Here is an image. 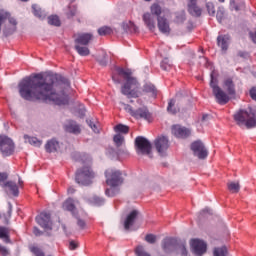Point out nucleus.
<instances>
[{"instance_id":"obj_34","label":"nucleus","mask_w":256,"mask_h":256,"mask_svg":"<svg viewBox=\"0 0 256 256\" xmlns=\"http://www.w3.org/2000/svg\"><path fill=\"white\" fill-rule=\"evenodd\" d=\"M33 13L35 17H38V19H43L45 17V13L39 8L37 5H32Z\"/></svg>"},{"instance_id":"obj_15","label":"nucleus","mask_w":256,"mask_h":256,"mask_svg":"<svg viewBox=\"0 0 256 256\" xmlns=\"http://www.w3.org/2000/svg\"><path fill=\"white\" fill-rule=\"evenodd\" d=\"M175 247H177V239L171 238V237H167L163 239L162 249L164 253H171L173 249H175Z\"/></svg>"},{"instance_id":"obj_27","label":"nucleus","mask_w":256,"mask_h":256,"mask_svg":"<svg viewBox=\"0 0 256 256\" xmlns=\"http://www.w3.org/2000/svg\"><path fill=\"white\" fill-rule=\"evenodd\" d=\"M63 209H65V211H70L71 213H73V211H75V201L72 198H68L63 203Z\"/></svg>"},{"instance_id":"obj_54","label":"nucleus","mask_w":256,"mask_h":256,"mask_svg":"<svg viewBox=\"0 0 256 256\" xmlns=\"http://www.w3.org/2000/svg\"><path fill=\"white\" fill-rule=\"evenodd\" d=\"M33 233L36 237H41V235H43V231L39 230L37 227H34Z\"/></svg>"},{"instance_id":"obj_10","label":"nucleus","mask_w":256,"mask_h":256,"mask_svg":"<svg viewBox=\"0 0 256 256\" xmlns=\"http://www.w3.org/2000/svg\"><path fill=\"white\" fill-rule=\"evenodd\" d=\"M190 246L194 255L202 256L207 253V243L201 239H193L190 241Z\"/></svg>"},{"instance_id":"obj_49","label":"nucleus","mask_w":256,"mask_h":256,"mask_svg":"<svg viewBox=\"0 0 256 256\" xmlns=\"http://www.w3.org/2000/svg\"><path fill=\"white\" fill-rule=\"evenodd\" d=\"M178 249L180 250V253H181L182 256L187 255V248L185 247V244H180L178 246Z\"/></svg>"},{"instance_id":"obj_14","label":"nucleus","mask_w":256,"mask_h":256,"mask_svg":"<svg viewBox=\"0 0 256 256\" xmlns=\"http://www.w3.org/2000/svg\"><path fill=\"white\" fill-rule=\"evenodd\" d=\"M172 133L178 139H187L191 135V130L189 128L183 127L181 125H173Z\"/></svg>"},{"instance_id":"obj_37","label":"nucleus","mask_w":256,"mask_h":256,"mask_svg":"<svg viewBox=\"0 0 256 256\" xmlns=\"http://www.w3.org/2000/svg\"><path fill=\"white\" fill-rule=\"evenodd\" d=\"M173 65L171 64V62H169V59H164L161 62V69H163V71H171Z\"/></svg>"},{"instance_id":"obj_3","label":"nucleus","mask_w":256,"mask_h":256,"mask_svg":"<svg viewBox=\"0 0 256 256\" xmlns=\"http://www.w3.org/2000/svg\"><path fill=\"white\" fill-rule=\"evenodd\" d=\"M116 73L112 75V80L114 83H121V78L119 75L124 77L125 84L121 88L122 95H126L129 99L133 97L134 99H137L139 97V82L137 81V78L132 76L131 70L124 68H116Z\"/></svg>"},{"instance_id":"obj_24","label":"nucleus","mask_w":256,"mask_h":256,"mask_svg":"<svg viewBox=\"0 0 256 256\" xmlns=\"http://www.w3.org/2000/svg\"><path fill=\"white\" fill-rule=\"evenodd\" d=\"M143 91L144 93H149L152 97H157V88L151 82L144 84Z\"/></svg>"},{"instance_id":"obj_7","label":"nucleus","mask_w":256,"mask_h":256,"mask_svg":"<svg viewBox=\"0 0 256 256\" xmlns=\"http://www.w3.org/2000/svg\"><path fill=\"white\" fill-rule=\"evenodd\" d=\"M135 145L138 155H149L151 157V142L143 136H138L135 139Z\"/></svg>"},{"instance_id":"obj_58","label":"nucleus","mask_w":256,"mask_h":256,"mask_svg":"<svg viewBox=\"0 0 256 256\" xmlns=\"http://www.w3.org/2000/svg\"><path fill=\"white\" fill-rule=\"evenodd\" d=\"M130 27H132L133 31H137V27L135 26V24H133V22H129Z\"/></svg>"},{"instance_id":"obj_62","label":"nucleus","mask_w":256,"mask_h":256,"mask_svg":"<svg viewBox=\"0 0 256 256\" xmlns=\"http://www.w3.org/2000/svg\"><path fill=\"white\" fill-rule=\"evenodd\" d=\"M202 213H211V210H209V208H205L204 210H202Z\"/></svg>"},{"instance_id":"obj_47","label":"nucleus","mask_w":256,"mask_h":256,"mask_svg":"<svg viewBox=\"0 0 256 256\" xmlns=\"http://www.w3.org/2000/svg\"><path fill=\"white\" fill-rule=\"evenodd\" d=\"M0 254L2 256H9V250L7 249V247H5L1 244H0Z\"/></svg>"},{"instance_id":"obj_63","label":"nucleus","mask_w":256,"mask_h":256,"mask_svg":"<svg viewBox=\"0 0 256 256\" xmlns=\"http://www.w3.org/2000/svg\"><path fill=\"white\" fill-rule=\"evenodd\" d=\"M19 185H23V181H21V179H19Z\"/></svg>"},{"instance_id":"obj_31","label":"nucleus","mask_w":256,"mask_h":256,"mask_svg":"<svg viewBox=\"0 0 256 256\" xmlns=\"http://www.w3.org/2000/svg\"><path fill=\"white\" fill-rule=\"evenodd\" d=\"M113 141H114L116 147H121V145L125 144V136L122 134H116L113 137Z\"/></svg>"},{"instance_id":"obj_55","label":"nucleus","mask_w":256,"mask_h":256,"mask_svg":"<svg viewBox=\"0 0 256 256\" xmlns=\"http://www.w3.org/2000/svg\"><path fill=\"white\" fill-rule=\"evenodd\" d=\"M250 97H251V99L256 101V87L251 88V90H250Z\"/></svg>"},{"instance_id":"obj_44","label":"nucleus","mask_w":256,"mask_h":256,"mask_svg":"<svg viewBox=\"0 0 256 256\" xmlns=\"http://www.w3.org/2000/svg\"><path fill=\"white\" fill-rule=\"evenodd\" d=\"M77 14V6H69V12L67 13V17L71 19V17H75Z\"/></svg>"},{"instance_id":"obj_57","label":"nucleus","mask_w":256,"mask_h":256,"mask_svg":"<svg viewBox=\"0 0 256 256\" xmlns=\"http://www.w3.org/2000/svg\"><path fill=\"white\" fill-rule=\"evenodd\" d=\"M6 180H7V174L0 173V183H3Z\"/></svg>"},{"instance_id":"obj_30","label":"nucleus","mask_w":256,"mask_h":256,"mask_svg":"<svg viewBox=\"0 0 256 256\" xmlns=\"http://www.w3.org/2000/svg\"><path fill=\"white\" fill-rule=\"evenodd\" d=\"M114 131L118 134L123 133L124 135H127V133H129V126L118 124L114 127Z\"/></svg>"},{"instance_id":"obj_20","label":"nucleus","mask_w":256,"mask_h":256,"mask_svg":"<svg viewBox=\"0 0 256 256\" xmlns=\"http://www.w3.org/2000/svg\"><path fill=\"white\" fill-rule=\"evenodd\" d=\"M231 37L229 35H219L217 37V45L224 51V53L229 49V41Z\"/></svg>"},{"instance_id":"obj_36","label":"nucleus","mask_w":256,"mask_h":256,"mask_svg":"<svg viewBox=\"0 0 256 256\" xmlns=\"http://www.w3.org/2000/svg\"><path fill=\"white\" fill-rule=\"evenodd\" d=\"M167 111H168V113H171L172 115H175L179 111V109L175 108V100L174 99H171L169 101Z\"/></svg>"},{"instance_id":"obj_46","label":"nucleus","mask_w":256,"mask_h":256,"mask_svg":"<svg viewBox=\"0 0 256 256\" xmlns=\"http://www.w3.org/2000/svg\"><path fill=\"white\" fill-rule=\"evenodd\" d=\"M87 124L92 129V131H94V133H99V129L97 128V125L93 123V120H87Z\"/></svg>"},{"instance_id":"obj_8","label":"nucleus","mask_w":256,"mask_h":256,"mask_svg":"<svg viewBox=\"0 0 256 256\" xmlns=\"http://www.w3.org/2000/svg\"><path fill=\"white\" fill-rule=\"evenodd\" d=\"M0 151L2 155H13V151H15L13 140L7 136H0Z\"/></svg>"},{"instance_id":"obj_38","label":"nucleus","mask_w":256,"mask_h":256,"mask_svg":"<svg viewBox=\"0 0 256 256\" xmlns=\"http://www.w3.org/2000/svg\"><path fill=\"white\" fill-rule=\"evenodd\" d=\"M13 214V204H11L10 202L8 203V208L6 213H4V219L5 221H9V219H11V215Z\"/></svg>"},{"instance_id":"obj_64","label":"nucleus","mask_w":256,"mask_h":256,"mask_svg":"<svg viewBox=\"0 0 256 256\" xmlns=\"http://www.w3.org/2000/svg\"><path fill=\"white\" fill-rule=\"evenodd\" d=\"M220 3H225V0H218Z\"/></svg>"},{"instance_id":"obj_41","label":"nucleus","mask_w":256,"mask_h":256,"mask_svg":"<svg viewBox=\"0 0 256 256\" xmlns=\"http://www.w3.org/2000/svg\"><path fill=\"white\" fill-rule=\"evenodd\" d=\"M135 253L137 256H151V254L145 251V248H143V246L136 247Z\"/></svg>"},{"instance_id":"obj_22","label":"nucleus","mask_w":256,"mask_h":256,"mask_svg":"<svg viewBox=\"0 0 256 256\" xmlns=\"http://www.w3.org/2000/svg\"><path fill=\"white\" fill-rule=\"evenodd\" d=\"M142 19L148 29H150L151 31H155V18H153V15H151V13H145Z\"/></svg>"},{"instance_id":"obj_52","label":"nucleus","mask_w":256,"mask_h":256,"mask_svg":"<svg viewBox=\"0 0 256 256\" xmlns=\"http://www.w3.org/2000/svg\"><path fill=\"white\" fill-rule=\"evenodd\" d=\"M230 7H232V9H234L235 11H241V7L237 6L235 0H231Z\"/></svg>"},{"instance_id":"obj_50","label":"nucleus","mask_w":256,"mask_h":256,"mask_svg":"<svg viewBox=\"0 0 256 256\" xmlns=\"http://www.w3.org/2000/svg\"><path fill=\"white\" fill-rule=\"evenodd\" d=\"M77 225L80 229H87V223L84 222V220H81L78 218Z\"/></svg>"},{"instance_id":"obj_9","label":"nucleus","mask_w":256,"mask_h":256,"mask_svg":"<svg viewBox=\"0 0 256 256\" xmlns=\"http://www.w3.org/2000/svg\"><path fill=\"white\" fill-rule=\"evenodd\" d=\"M191 151L195 157H198V159H207V156L209 155L207 148H205V144H203L201 140H197L191 144Z\"/></svg>"},{"instance_id":"obj_25","label":"nucleus","mask_w":256,"mask_h":256,"mask_svg":"<svg viewBox=\"0 0 256 256\" xmlns=\"http://www.w3.org/2000/svg\"><path fill=\"white\" fill-rule=\"evenodd\" d=\"M75 51H77L78 55L81 57H87V55H90L91 51L89 50L88 47L85 45L81 46L79 44H76L74 47Z\"/></svg>"},{"instance_id":"obj_28","label":"nucleus","mask_w":256,"mask_h":256,"mask_svg":"<svg viewBox=\"0 0 256 256\" xmlns=\"http://www.w3.org/2000/svg\"><path fill=\"white\" fill-rule=\"evenodd\" d=\"M0 239H3L4 243H11L9 230L6 227H0Z\"/></svg>"},{"instance_id":"obj_18","label":"nucleus","mask_w":256,"mask_h":256,"mask_svg":"<svg viewBox=\"0 0 256 256\" xmlns=\"http://www.w3.org/2000/svg\"><path fill=\"white\" fill-rule=\"evenodd\" d=\"M93 39V34L91 33H81L78 34L77 37L75 38V43L76 45H84L87 46Z\"/></svg>"},{"instance_id":"obj_21","label":"nucleus","mask_w":256,"mask_h":256,"mask_svg":"<svg viewBox=\"0 0 256 256\" xmlns=\"http://www.w3.org/2000/svg\"><path fill=\"white\" fill-rule=\"evenodd\" d=\"M4 187L8 195H14V197L19 196V187L15 182L9 181L6 184H4Z\"/></svg>"},{"instance_id":"obj_16","label":"nucleus","mask_w":256,"mask_h":256,"mask_svg":"<svg viewBox=\"0 0 256 256\" xmlns=\"http://www.w3.org/2000/svg\"><path fill=\"white\" fill-rule=\"evenodd\" d=\"M138 216H139V211H137V210H132L127 215V217L124 221V228L126 229V231H129V229H131V227H133Z\"/></svg>"},{"instance_id":"obj_51","label":"nucleus","mask_w":256,"mask_h":256,"mask_svg":"<svg viewBox=\"0 0 256 256\" xmlns=\"http://www.w3.org/2000/svg\"><path fill=\"white\" fill-rule=\"evenodd\" d=\"M93 202L95 205H103V203H105V200H103V198L94 197Z\"/></svg>"},{"instance_id":"obj_19","label":"nucleus","mask_w":256,"mask_h":256,"mask_svg":"<svg viewBox=\"0 0 256 256\" xmlns=\"http://www.w3.org/2000/svg\"><path fill=\"white\" fill-rule=\"evenodd\" d=\"M64 129L67 133H73L74 135L81 133V127L73 120H69L67 124H65Z\"/></svg>"},{"instance_id":"obj_48","label":"nucleus","mask_w":256,"mask_h":256,"mask_svg":"<svg viewBox=\"0 0 256 256\" xmlns=\"http://www.w3.org/2000/svg\"><path fill=\"white\" fill-rule=\"evenodd\" d=\"M79 247V243L75 242L74 240L69 242V249L70 251H75Z\"/></svg>"},{"instance_id":"obj_56","label":"nucleus","mask_w":256,"mask_h":256,"mask_svg":"<svg viewBox=\"0 0 256 256\" xmlns=\"http://www.w3.org/2000/svg\"><path fill=\"white\" fill-rule=\"evenodd\" d=\"M188 9H191V7L197 6V0H188Z\"/></svg>"},{"instance_id":"obj_4","label":"nucleus","mask_w":256,"mask_h":256,"mask_svg":"<svg viewBox=\"0 0 256 256\" xmlns=\"http://www.w3.org/2000/svg\"><path fill=\"white\" fill-rule=\"evenodd\" d=\"M106 183L109 185L110 189H106L105 193L107 197H115L119 190L115 189V187H119L123 183V178L121 177V171L115 169H108L105 172Z\"/></svg>"},{"instance_id":"obj_45","label":"nucleus","mask_w":256,"mask_h":256,"mask_svg":"<svg viewBox=\"0 0 256 256\" xmlns=\"http://www.w3.org/2000/svg\"><path fill=\"white\" fill-rule=\"evenodd\" d=\"M145 241H147V243L153 244V243H155V241H157V236H155L153 234H148L145 237Z\"/></svg>"},{"instance_id":"obj_2","label":"nucleus","mask_w":256,"mask_h":256,"mask_svg":"<svg viewBox=\"0 0 256 256\" xmlns=\"http://www.w3.org/2000/svg\"><path fill=\"white\" fill-rule=\"evenodd\" d=\"M211 81L210 87L213 91V95L216 99V102L219 105H227L231 99H235L237 97V90L235 89V82H233V78H226L223 82V89L219 87L217 84V77H215V71L211 72ZM226 91V92H225Z\"/></svg>"},{"instance_id":"obj_40","label":"nucleus","mask_w":256,"mask_h":256,"mask_svg":"<svg viewBox=\"0 0 256 256\" xmlns=\"http://www.w3.org/2000/svg\"><path fill=\"white\" fill-rule=\"evenodd\" d=\"M111 33H112L111 28H109L107 26H103V27L98 29V34L101 35V36L111 35Z\"/></svg>"},{"instance_id":"obj_26","label":"nucleus","mask_w":256,"mask_h":256,"mask_svg":"<svg viewBox=\"0 0 256 256\" xmlns=\"http://www.w3.org/2000/svg\"><path fill=\"white\" fill-rule=\"evenodd\" d=\"M24 139L26 143L33 145L34 147H41V140L37 139V137H30L29 135H24Z\"/></svg>"},{"instance_id":"obj_35","label":"nucleus","mask_w":256,"mask_h":256,"mask_svg":"<svg viewBox=\"0 0 256 256\" xmlns=\"http://www.w3.org/2000/svg\"><path fill=\"white\" fill-rule=\"evenodd\" d=\"M49 25H55V27H59L61 25V20H59V16L52 15L48 18Z\"/></svg>"},{"instance_id":"obj_32","label":"nucleus","mask_w":256,"mask_h":256,"mask_svg":"<svg viewBox=\"0 0 256 256\" xmlns=\"http://www.w3.org/2000/svg\"><path fill=\"white\" fill-rule=\"evenodd\" d=\"M227 187L230 193H239V190L241 189L239 182H230L227 184Z\"/></svg>"},{"instance_id":"obj_39","label":"nucleus","mask_w":256,"mask_h":256,"mask_svg":"<svg viewBox=\"0 0 256 256\" xmlns=\"http://www.w3.org/2000/svg\"><path fill=\"white\" fill-rule=\"evenodd\" d=\"M151 13L152 15H156L157 17H161L159 15H161V6H159V4H153L151 6Z\"/></svg>"},{"instance_id":"obj_53","label":"nucleus","mask_w":256,"mask_h":256,"mask_svg":"<svg viewBox=\"0 0 256 256\" xmlns=\"http://www.w3.org/2000/svg\"><path fill=\"white\" fill-rule=\"evenodd\" d=\"M100 65H102V67H105L107 65V54L104 53L103 54V59L102 60H98Z\"/></svg>"},{"instance_id":"obj_43","label":"nucleus","mask_w":256,"mask_h":256,"mask_svg":"<svg viewBox=\"0 0 256 256\" xmlns=\"http://www.w3.org/2000/svg\"><path fill=\"white\" fill-rule=\"evenodd\" d=\"M225 15V10L223 8H219L216 13V19L221 23L223 21V16Z\"/></svg>"},{"instance_id":"obj_23","label":"nucleus","mask_w":256,"mask_h":256,"mask_svg":"<svg viewBox=\"0 0 256 256\" xmlns=\"http://www.w3.org/2000/svg\"><path fill=\"white\" fill-rule=\"evenodd\" d=\"M45 149L47 153H55L59 149V142L54 139L49 140L45 145Z\"/></svg>"},{"instance_id":"obj_42","label":"nucleus","mask_w":256,"mask_h":256,"mask_svg":"<svg viewBox=\"0 0 256 256\" xmlns=\"http://www.w3.org/2000/svg\"><path fill=\"white\" fill-rule=\"evenodd\" d=\"M206 8L208 11V14L211 15L212 17H215V5L213 3L208 2L206 3Z\"/></svg>"},{"instance_id":"obj_29","label":"nucleus","mask_w":256,"mask_h":256,"mask_svg":"<svg viewBox=\"0 0 256 256\" xmlns=\"http://www.w3.org/2000/svg\"><path fill=\"white\" fill-rule=\"evenodd\" d=\"M188 12L192 17H201V14L203 13V10L199 6H192L191 8H188Z\"/></svg>"},{"instance_id":"obj_1","label":"nucleus","mask_w":256,"mask_h":256,"mask_svg":"<svg viewBox=\"0 0 256 256\" xmlns=\"http://www.w3.org/2000/svg\"><path fill=\"white\" fill-rule=\"evenodd\" d=\"M55 76L43 77V74H34L24 78L18 85L19 94L26 101H44L54 105H67L69 96L65 92L55 93Z\"/></svg>"},{"instance_id":"obj_11","label":"nucleus","mask_w":256,"mask_h":256,"mask_svg":"<svg viewBox=\"0 0 256 256\" xmlns=\"http://www.w3.org/2000/svg\"><path fill=\"white\" fill-rule=\"evenodd\" d=\"M125 111H127V113H129L135 119H149V117H151V114L149 113V110H147V107L133 110V107H131V105H126Z\"/></svg>"},{"instance_id":"obj_5","label":"nucleus","mask_w":256,"mask_h":256,"mask_svg":"<svg viewBox=\"0 0 256 256\" xmlns=\"http://www.w3.org/2000/svg\"><path fill=\"white\" fill-rule=\"evenodd\" d=\"M234 121L239 127L253 129L256 127V113L253 110L240 109L234 114Z\"/></svg>"},{"instance_id":"obj_12","label":"nucleus","mask_w":256,"mask_h":256,"mask_svg":"<svg viewBox=\"0 0 256 256\" xmlns=\"http://www.w3.org/2000/svg\"><path fill=\"white\" fill-rule=\"evenodd\" d=\"M36 222L42 229L46 231H51L53 229V223H51V214L47 212H42L36 217Z\"/></svg>"},{"instance_id":"obj_59","label":"nucleus","mask_w":256,"mask_h":256,"mask_svg":"<svg viewBox=\"0 0 256 256\" xmlns=\"http://www.w3.org/2000/svg\"><path fill=\"white\" fill-rule=\"evenodd\" d=\"M80 117H85V108L80 109Z\"/></svg>"},{"instance_id":"obj_6","label":"nucleus","mask_w":256,"mask_h":256,"mask_svg":"<svg viewBox=\"0 0 256 256\" xmlns=\"http://www.w3.org/2000/svg\"><path fill=\"white\" fill-rule=\"evenodd\" d=\"M95 179V172L91 166H83L76 171L75 181L78 185H91Z\"/></svg>"},{"instance_id":"obj_13","label":"nucleus","mask_w":256,"mask_h":256,"mask_svg":"<svg viewBox=\"0 0 256 256\" xmlns=\"http://www.w3.org/2000/svg\"><path fill=\"white\" fill-rule=\"evenodd\" d=\"M155 147L162 157L167 153V150L169 149V139L167 137L162 136L155 140Z\"/></svg>"},{"instance_id":"obj_60","label":"nucleus","mask_w":256,"mask_h":256,"mask_svg":"<svg viewBox=\"0 0 256 256\" xmlns=\"http://www.w3.org/2000/svg\"><path fill=\"white\" fill-rule=\"evenodd\" d=\"M68 193H70V195H73V193H75V190L73 187L68 188Z\"/></svg>"},{"instance_id":"obj_17","label":"nucleus","mask_w":256,"mask_h":256,"mask_svg":"<svg viewBox=\"0 0 256 256\" xmlns=\"http://www.w3.org/2000/svg\"><path fill=\"white\" fill-rule=\"evenodd\" d=\"M158 29L160 33L164 35H169L171 33V27L169 26V21L166 18L158 17Z\"/></svg>"},{"instance_id":"obj_61","label":"nucleus","mask_w":256,"mask_h":256,"mask_svg":"<svg viewBox=\"0 0 256 256\" xmlns=\"http://www.w3.org/2000/svg\"><path fill=\"white\" fill-rule=\"evenodd\" d=\"M207 119H209V115L204 114V115L202 116V121H207Z\"/></svg>"},{"instance_id":"obj_33","label":"nucleus","mask_w":256,"mask_h":256,"mask_svg":"<svg viewBox=\"0 0 256 256\" xmlns=\"http://www.w3.org/2000/svg\"><path fill=\"white\" fill-rule=\"evenodd\" d=\"M213 255L214 256H227V247L223 246V247L214 248Z\"/></svg>"}]
</instances>
